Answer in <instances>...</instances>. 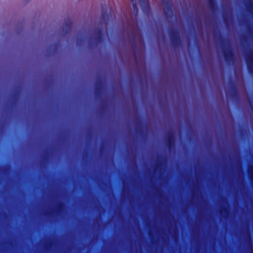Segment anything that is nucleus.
Returning <instances> with one entry per match:
<instances>
[{
  "mask_svg": "<svg viewBox=\"0 0 253 253\" xmlns=\"http://www.w3.org/2000/svg\"><path fill=\"white\" fill-rule=\"evenodd\" d=\"M210 0V1L211 2V0Z\"/></svg>",
  "mask_w": 253,
  "mask_h": 253,
  "instance_id": "nucleus-8",
  "label": "nucleus"
},
{
  "mask_svg": "<svg viewBox=\"0 0 253 253\" xmlns=\"http://www.w3.org/2000/svg\"><path fill=\"white\" fill-rule=\"evenodd\" d=\"M141 8L146 13L149 12L150 7L147 0H139Z\"/></svg>",
  "mask_w": 253,
  "mask_h": 253,
  "instance_id": "nucleus-1",
  "label": "nucleus"
},
{
  "mask_svg": "<svg viewBox=\"0 0 253 253\" xmlns=\"http://www.w3.org/2000/svg\"><path fill=\"white\" fill-rule=\"evenodd\" d=\"M248 172L251 179L253 180V166L248 168Z\"/></svg>",
  "mask_w": 253,
  "mask_h": 253,
  "instance_id": "nucleus-3",
  "label": "nucleus"
},
{
  "mask_svg": "<svg viewBox=\"0 0 253 253\" xmlns=\"http://www.w3.org/2000/svg\"><path fill=\"white\" fill-rule=\"evenodd\" d=\"M230 55H232V53H231V52H230Z\"/></svg>",
  "mask_w": 253,
  "mask_h": 253,
  "instance_id": "nucleus-7",
  "label": "nucleus"
},
{
  "mask_svg": "<svg viewBox=\"0 0 253 253\" xmlns=\"http://www.w3.org/2000/svg\"><path fill=\"white\" fill-rule=\"evenodd\" d=\"M165 1L166 0H164L163 1V5L164 6H165ZM167 6H168V9L169 10L170 8L171 9V7H170V1H169V0H168V3H167Z\"/></svg>",
  "mask_w": 253,
  "mask_h": 253,
  "instance_id": "nucleus-5",
  "label": "nucleus"
},
{
  "mask_svg": "<svg viewBox=\"0 0 253 253\" xmlns=\"http://www.w3.org/2000/svg\"><path fill=\"white\" fill-rule=\"evenodd\" d=\"M164 11H165V12L166 13V9H165V8H164Z\"/></svg>",
  "mask_w": 253,
  "mask_h": 253,
  "instance_id": "nucleus-6",
  "label": "nucleus"
},
{
  "mask_svg": "<svg viewBox=\"0 0 253 253\" xmlns=\"http://www.w3.org/2000/svg\"><path fill=\"white\" fill-rule=\"evenodd\" d=\"M131 1L133 5V11L134 13H137L138 9L137 7V4H136L135 0H131Z\"/></svg>",
  "mask_w": 253,
  "mask_h": 253,
  "instance_id": "nucleus-4",
  "label": "nucleus"
},
{
  "mask_svg": "<svg viewBox=\"0 0 253 253\" xmlns=\"http://www.w3.org/2000/svg\"><path fill=\"white\" fill-rule=\"evenodd\" d=\"M246 60L249 68L253 69V51H250L246 57Z\"/></svg>",
  "mask_w": 253,
  "mask_h": 253,
  "instance_id": "nucleus-2",
  "label": "nucleus"
}]
</instances>
